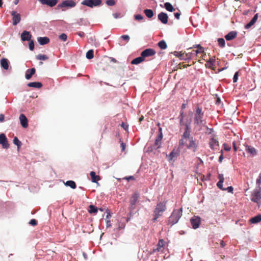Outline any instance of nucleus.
<instances>
[{
  "label": "nucleus",
  "mask_w": 261,
  "mask_h": 261,
  "mask_svg": "<svg viewBox=\"0 0 261 261\" xmlns=\"http://www.w3.org/2000/svg\"><path fill=\"white\" fill-rule=\"evenodd\" d=\"M191 119L187 122L184 126V132L182 135L181 144L189 149L192 150L193 152H195L197 148L198 143L196 139L191 135V128L190 124Z\"/></svg>",
  "instance_id": "1"
},
{
  "label": "nucleus",
  "mask_w": 261,
  "mask_h": 261,
  "mask_svg": "<svg viewBox=\"0 0 261 261\" xmlns=\"http://www.w3.org/2000/svg\"><path fill=\"white\" fill-rule=\"evenodd\" d=\"M197 48V49H192V55L193 59L195 58V60L198 59V61L200 62V59H203L204 56H206V54L204 51V48L202 47L200 44L193 45L192 47H189L187 48V50H190L192 48Z\"/></svg>",
  "instance_id": "2"
},
{
  "label": "nucleus",
  "mask_w": 261,
  "mask_h": 261,
  "mask_svg": "<svg viewBox=\"0 0 261 261\" xmlns=\"http://www.w3.org/2000/svg\"><path fill=\"white\" fill-rule=\"evenodd\" d=\"M192 59H193V57L191 51H190V50L188 51L187 50V51H185L184 52H183V51H180V60H187L188 63V64H186L184 62L182 63H180V69L182 68H186L187 66L193 65L195 61H191L190 60Z\"/></svg>",
  "instance_id": "3"
},
{
  "label": "nucleus",
  "mask_w": 261,
  "mask_h": 261,
  "mask_svg": "<svg viewBox=\"0 0 261 261\" xmlns=\"http://www.w3.org/2000/svg\"><path fill=\"white\" fill-rule=\"evenodd\" d=\"M166 202L165 201L159 202L157 203L156 207L153 211V218L154 221H156V219L162 215L163 212L166 209Z\"/></svg>",
  "instance_id": "4"
},
{
  "label": "nucleus",
  "mask_w": 261,
  "mask_h": 261,
  "mask_svg": "<svg viewBox=\"0 0 261 261\" xmlns=\"http://www.w3.org/2000/svg\"><path fill=\"white\" fill-rule=\"evenodd\" d=\"M203 115L201 108L197 107L194 115V123L197 125L201 124L203 122Z\"/></svg>",
  "instance_id": "5"
},
{
  "label": "nucleus",
  "mask_w": 261,
  "mask_h": 261,
  "mask_svg": "<svg viewBox=\"0 0 261 261\" xmlns=\"http://www.w3.org/2000/svg\"><path fill=\"white\" fill-rule=\"evenodd\" d=\"M139 194L136 192L130 197L129 199V210L132 212L136 208V204L139 201Z\"/></svg>",
  "instance_id": "6"
},
{
  "label": "nucleus",
  "mask_w": 261,
  "mask_h": 261,
  "mask_svg": "<svg viewBox=\"0 0 261 261\" xmlns=\"http://www.w3.org/2000/svg\"><path fill=\"white\" fill-rule=\"evenodd\" d=\"M179 220V212L178 210L174 211L169 218V223L173 225L178 222Z\"/></svg>",
  "instance_id": "7"
},
{
  "label": "nucleus",
  "mask_w": 261,
  "mask_h": 261,
  "mask_svg": "<svg viewBox=\"0 0 261 261\" xmlns=\"http://www.w3.org/2000/svg\"><path fill=\"white\" fill-rule=\"evenodd\" d=\"M251 201L259 203L260 202L261 200V191L259 190H254L253 193L251 194Z\"/></svg>",
  "instance_id": "8"
},
{
  "label": "nucleus",
  "mask_w": 261,
  "mask_h": 261,
  "mask_svg": "<svg viewBox=\"0 0 261 261\" xmlns=\"http://www.w3.org/2000/svg\"><path fill=\"white\" fill-rule=\"evenodd\" d=\"M101 3V0H84L82 4L89 7L92 8L94 6H97Z\"/></svg>",
  "instance_id": "9"
},
{
  "label": "nucleus",
  "mask_w": 261,
  "mask_h": 261,
  "mask_svg": "<svg viewBox=\"0 0 261 261\" xmlns=\"http://www.w3.org/2000/svg\"><path fill=\"white\" fill-rule=\"evenodd\" d=\"M159 133L158 136L156 137L155 142L153 145V147L155 148L158 149L160 147L162 143V140L163 138V134L162 132V128H160L159 129Z\"/></svg>",
  "instance_id": "10"
},
{
  "label": "nucleus",
  "mask_w": 261,
  "mask_h": 261,
  "mask_svg": "<svg viewBox=\"0 0 261 261\" xmlns=\"http://www.w3.org/2000/svg\"><path fill=\"white\" fill-rule=\"evenodd\" d=\"M166 244L163 239H160L156 248L153 249V252H163Z\"/></svg>",
  "instance_id": "11"
},
{
  "label": "nucleus",
  "mask_w": 261,
  "mask_h": 261,
  "mask_svg": "<svg viewBox=\"0 0 261 261\" xmlns=\"http://www.w3.org/2000/svg\"><path fill=\"white\" fill-rule=\"evenodd\" d=\"M0 144L2 145L3 148L7 149L9 147L7 138L4 134H0Z\"/></svg>",
  "instance_id": "12"
},
{
  "label": "nucleus",
  "mask_w": 261,
  "mask_h": 261,
  "mask_svg": "<svg viewBox=\"0 0 261 261\" xmlns=\"http://www.w3.org/2000/svg\"><path fill=\"white\" fill-rule=\"evenodd\" d=\"M11 14L12 16L13 24L16 25L19 23L21 20L20 15L14 11H12Z\"/></svg>",
  "instance_id": "13"
},
{
  "label": "nucleus",
  "mask_w": 261,
  "mask_h": 261,
  "mask_svg": "<svg viewBox=\"0 0 261 261\" xmlns=\"http://www.w3.org/2000/svg\"><path fill=\"white\" fill-rule=\"evenodd\" d=\"M155 54V51L152 48H147L143 50L141 55L143 57L144 59L145 58L153 56Z\"/></svg>",
  "instance_id": "14"
},
{
  "label": "nucleus",
  "mask_w": 261,
  "mask_h": 261,
  "mask_svg": "<svg viewBox=\"0 0 261 261\" xmlns=\"http://www.w3.org/2000/svg\"><path fill=\"white\" fill-rule=\"evenodd\" d=\"M191 225L194 229L199 227L200 223V218L198 216H194L190 220Z\"/></svg>",
  "instance_id": "15"
},
{
  "label": "nucleus",
  "mask_w": 261,
  "mask_h": 261,
  "mask_svg": "<svg viewBox=\"0 0 261 261\" xmlns=\"http://www.w3.org/2000/svg\"><path fill=\"white\" fill-rule=\"evenodd\" d=\"M75 6V3L72 0H66L62 3V4L59 5V7H73Z\"/></svg>",
  "instance_id": "16"
},
{
  "label": "nucleus",
  "mask_w": 261,
  "mask_h": 261,
  "mask_svg": "<svg viewBox=\"0 0 261 261\" xmlns=\"http://www.w3.org/2000/svg\"><path fill=\"white\" fill-rule=\"evenodd\" d=\"M20 124L23 128L28 127V120L26 116L23 114H21L19 117Z\"/></svg>",
  "instance_id": "17"
},
{
  "label": "nucleus",
  "mask_w": 261,
  "mask_h": 261,
  "mask_svg": "<svg viewBox=\"0 0 261 261\" xmlns=\"http://www.w3.org/2000/svg\"><path fill=\"white\" fill-rule=\"evenodd\" d=\"M245 150L252 156H255L257 153V151L254 147L248 145H245Z\"/></svg>",
  "instance_id": "18"
},
{
  "label": "nucleus",
  "mask_w": 261,
  "mask_h": 261,
  "mask_svg": "<svg viewBox=\"0 0 261 261\" xmlns=\"http://www.w3.org/2000/svg\"><path fill=\"white\" fill-rule=\"evenodd\" d=\"M42 5H46L53 7L56 5L58 0H38Z\"/></svg>",
  "instance_id": "19"
},
{
  "label": "nucleus",
  "mask_w": 261,
  "mask_h": 261,
  "mask_svg": "<svg viewBox=\"0 0 261 261\" xmlns=\"http://www.w3.org/2000/svg\"><path fill=\"white\" fill-rule=\"evenodd\" d=\"M158 19L164 24L168 22V16L167 14L164 12H161L158 14Z\"/></svg>",
  "instance_id": "20"
},
{
  "label": "nucleus",
  "mask_w": 261,
  "mask_h": 261,
  "mask_svg": "<svg viewBox=\"0 0 261 261\" xmlns=\"http://www.w3.org/2000/svg\"><path fill=\"white\" fill-rule=\"evenodd\" d=\"M32 35L27 31H24L21 35V39L22 41L31 40Z\"/></svg>",
  "instance_id": "21"
},
{
  "label": "nucleus",
  "mask_w": 261,
  "mask_h": 261,
  "mask_svg": "<svg viewBox=\"0 0 261 261\" xmlns=\"http://www.w3.org/2000/svg\"><path fill=\"white\" fill-rule=\"evenodd\" d=\"M210 146L212 149H217L219 146V142L217 139L212 138L210 141Z\"/></svg>",
  "instance_id": "22"
},
{
  "label": "nucleus",
  "mask_w": 261,
  "mask_h": 261,
  "mask_svg": "<svg viewBox=\"0 0 261 261\" xmlns=\"http://www.w3.org/2000/svg\"><path fill=\"white\" fill-rule=\"evenodd\" d=\"M36 72V69L35 68H32L31 69H29L26 71L25 77L26 79L30 80L33 75H34Z\"/></svg>",
  "instance_id": "23"
},
{
  "label": "nucleus",
  "mask_w": 261,
  "mask_h": 261,
  "mask_svg": "<svg viewBox=\"0 0 261 261\" xmlns=\"http://www.w3.org/2000/svg\"><path fill=\"white\" fill-rule=\"evenodd\" d=\"M258 18V14H256L250 21L245 25V29H248L251 28L257 21Z\"/></svg>",
  "instance_id": "24"
},
{
  "label": "nucleus",
  "mask_w": 261,
  "mask_h": 261,
  "mask_svg": "<svg viewBox=\"0 0 261 261\" xmlns=\"http://www.w3.org/2000/svg\"><path fill=\"white\" fill-rule=\"evenodd\" d=\"M218 179H219V181L217 184V187L222 190H224L223 187V182H224V178L223 174H218Z\"/></svg>",
  "instance_id": "25"
},
{
  "label": "nucleus",
  "mask_w": 261,
  "mask_h": 261,
  "mask_svg": "<svg viewBox=\"0 0 261 261\" xmlns=\"http://www.w3.org/2000/svg\"><path fill=\"white\" fill-rule=\"evenodd\" d=\"M237 32L236 31H231L225 36L226 40L230 41L237 37Z\"/></svg>",
  "instance_id": "26"
},
{
  "label": "nucleus",
  "mask_w": 261,
  "mask_h": 261,
  "mask_svg": "<svg viewBox=\"0 0 261 261\" xmlns=\"http://www.w3.org/2000/svg\"><path fill=\"white\" fill-rule=\"evenodd\" d=\"M37 41L41 45H45L49 42V39L47 37H39L37 38Z\"/></svg>",
  "instance_id": "27"
},
{
  "label": "nucleus",
  "mask_w": 261,
  "mask_h": 261,
  "mask_svg": "<svg viewBox=\"0 0 261 261\" xmlns=\"http://www.w3.org/2000/svg\"><path fill=\"white\" fill-rule=\"evenodd\" d=\"M215 63V59H210L208 61H206V63L205 64V66L206 68L214 69L216 67Z\"/></svg>",
  "instance_id": "28"
},
{
  "label": "nucleus",
  "mask_w": 261,
  "mask_h": 261,
  "mask_svg": "<svg viewBox=\"0 0 261 261\" xmlns=\"http://www.w3.org/2000/svg\"><path fill=\"white\" fill-rule=\"evenodd\" d=\"M9 61L8 59L6 58H3L1 60V66L5 70H8L9 68Z\"/></svg>",
  "instance_id": "29"
},
{
  "label": "nucleus",
  "mask_w": 261,
  "mask_h": 261,
  "mask_svg": "<svg viewBox=\"0 0 261 261\" xmlns=\"http://www.w3.org/2000/svg\"><path fill=\"white\" fill-rule=\"evenodd\" d=\"M178 153L177 150L175 151V149L173 150L169 154L168 156V160L169 161L174 160L177 158Z\"/></svg>",
  "instance_id": "30"
},
{
  "label": "nucleus",
  "mask_w": 261,
  "mask_h": 261,
  "mask_svg": "<svg viewBox=\"0 0 261 261\" xmlns=\"http://www.w3.org/2000/svg\"><path fill=\"white\" fill-rule=\"evenodd\" d=\"M261 221V215L259 214L249 220V222L252 224L257 223Z\"/></svg>",
  "instance_id": "31"
},
{
  "label": "nucleus",
  "mask_w": 261,
  "mask_h": 261,
  "mask_svg": "<svg viewBox=\"0 0 261 261\" xmlns=\"http://www.w3.org/2000/svg\"><path fill=\"white\" fill-rule=\"evenodd\" d=\"M90 175L91 177V180L93 182H97L100 179L99 176L96 175L95 172L94 171H91L90 173Z\"/></svg>",
  "instance_id": "32"
},
{
  "label": "nucleus",
  "mask_w": 261,
  "mask_h": 261,
  "mask_svg": "<svg viewBox=\"0 0 261 261\" xmlns=\"http://www.w3.org/2000/svg\"><path fill=\"white\" fill-rule=\"evenodd\" d=\"M28 86L29 87L40 88L42 87V84L40 82H31L28 84Z\"/></svg>",
  "instance_id": "33"
},
{
  "label": "nucleus",
  "mask_w": 261,
  "mask_h": 261,
  "mask_svg": "<svg viewBox=\"0 0 261 261\" xmlns=\"http://www.w3.org/2000/svg\"><path fill=\"white\" fill-rule=\"evenodd\" d=\"M145 59L143 58V57L141 55L140 57H137L134 60H133L131 62L132 64H138L144 61Z\"/></svg>",
  "instance_id": "34"
},
{
  "label": "nucleus",
  "mask_w": 261,
  "mask_h": 261,
  "mask_svg": "<svg viewBox=\"0 0 261 261\" xmlns=\"http://www.w3.org/2000/svg\"><path fill=\"white\" fill-rule=\"evenodd\" d=\"M164 7L165 9L169 11V12H173L175 10L172 5L168 2H166L164 4Z\"/></svg>",
  "instance_id": "35"
},
{
  "label": "nucleus",
  "mask_w": 261,
  "mask_h": 261,
  "mask_svg": "<svg viewBox=\"0 0 261 261\" xmlns=\"http://www.w3.org/2000/svg\"><path fill=\"white\" fill-rule=\"evenodd\" d=\"M144 13L146 15V16L149 18H150L153 16V12L151 9H145L144 11Z\"/></svg>",
  "instance_id": "36"
},
{
  "label": "nucleus",
  "mask_w": 261,
  "mask_h": 261,
  "mask_svg": "<svg viewBox=\"0 0 261 261\" xmlns=\"http://www.w3.org/2000/svg\"><path fill=\"white\" fill-rule=\"evenodd\" d=\"M65 185L71 187L72 189H75L76 187L75 182L73 180L67 181L65 183Z\"/></svg>",
  "instance_id": "37"
},
{
  "label": "nucleus",
  "mask_w": 261,
  "mask_h": 261,
  "mask_svg": "<svg viewBox=\"0 0 261 261\" xmlns=\"http://www.w3.org/2000/svg\"><path fill=\"white\" fill-rule=\"evenodd\" d=\"M158 46L162 49H165L167 48V45L166 42L164 40L160 41L158 43Z\"/></svg>",
  "instance_id": "38"
},
{
  "label": "nucleus",
  "mask_w": 261,
  "mask_h": 261,
  "mask_svg": "<svg viewBox=\"0 0 261 261\" xmlns=\"http://www.w3.org/2000/svg\"><path fill=\"white\" fill-rule=\"evenodd\" d=\"M88 212L90 214L96 213L97 212V208L93 205H90L89 206Z\"/></svg>",
  "instance_id": "39"
},
{
  "label": "nucleus",
  "mask_w": 261,
  "mask_h": 261,
  "mask_svg": "<svg viewBox=\"0 0 261 261\" xmlns=\"http://www.w3.org/2000/svg\"><path fill=\"white\" fill-rule=\"evenodd\" d=\"M86 57L88 59H91L93 58V50L92 49L89 50L87 53Z\"/></svg>",
  "instance_id": "40"
},
{
  "label": "nucleus",
  "mask_w": 261,
  "mask_h": 261,
  "mask_svg": "<svg viewBox=\"0 0 261 261\" xmlns=\"http://www.w3.org/2000/svg\"><path fill=\"white\" fill-rule=\"evenodd\" d=\"M36 59L39 60H46L48 59V57L45 55L39 54L36 56Z\"/></svg>",
  "instance_id": "41"
},
{
  "label": "nucleus",
  "mask_w": 261,
  "mask_h": 261,
  "mask_svg": "<svg viewBox=\"0 0 261 261\" xmlns=\"http://www.w3.org/2000/svg\"><path fill=\"white\" fill-rule=\"evenodd\" d=\"M219 46L222 48L225 46V41L223 38H219L218 39Z\"/></svg>",
  "instance_id": "42"
},
{
  "label": "nucleus",
  "mask_w": 261,
  "mask_h": 261,
  "mask_svg": "<svg viewBox=\"0 0 261 261\" xmlns=\"http://www.w3.org/2000/svg\"><path fill=\"white\" fill-rule=\"evenodd\" d=\"M13 143L16 145L18 148H19L21 145V142L18 140V139L15 137L13 139Z\"/></svg>",
  "instance_id": "43"
},
{
  "label": "nucleus",
  "mask_w": 261,
  "mask_h": 261,
  "mask_svg": "<svg viewBox=\"0 0 261 261\" xmlns=\"http://www.w3.org/2000/svg\"><path fill=\"white\" fill-rule=\"evenodd\" d=\"M59 39L63 41H65L67 40V35L65 33H62L59 36Z\"/></svg>",
  "instance_id": "44"
},
{
  "label": "nucleus",
  "mask_w": 261,
  "mask_h": 261,
  "mask_svg": "<svg viewBox=\"0 0 261 261\" xmlns=\"http://www.w3.org/2000/svg\"><path fill=\"white\" fill-rule=\"evenodd\" d=\"M29 48L31 50H33L34 49V43L33 40L29 41Z\"/></svg>",
  "instance_id": "45"
},
{
  "label": "nucleus",
  "mask_w": 261,
  "mask_h": 261,
  "mask_svg": "<svg viewBox=\"0 0 261 261\" xmlns=\"http://www.w3.org/2000/svg\"><path fill=\"white\" fill-rule=\"evenodd\" d=\"M106 4L108 6H112L115 5V2L114 0H107Z\"/></svg>",
  "instance_id": "46"
},
{
  "label": "nucleus",
  "mask_w": 261,
  "mask_h": 261,
  "mask_svg": "<svg viewBox=\"0 0 261 261\" xmlns=\"http://www.w3.org/2000/svg\"><path fill=\"white\" fill-rule=\"evenodd\" d=\"M223 189H224L223 191H227L229 193H233V188L232 186L228 187L227 188H223Z\"/></svg>",
  "instance_id": "47"
},
{
  "label": "nucleus",
  "mask_w": 261,
  "mask_h": 261,
  "mask_svg": "<svg viewBox=\"0 0 261 261\" xmlns=\"http://www.w3.org/2000/svg\"><path fill=\"white\" fill-rule=\"evenodd\" d=\"M29 224L32 226H36L37 225V221L34 219H31L29 222Z\"/></svg>",
  "instance_id": "48"
},
{
  "label": "nucleus",
  "mask_w": 261,
  "mask_h": 261,
  "mask_svg": "<svg viewBox=\"0 0 261 261\" xmlns=\"http://www.w3.org/2000/svg\"><path fill=\"white\" fill-rule=\"evenodd\" d=\"M238 76H239V72L237 71L235 73L233 77V83H236L237 82L238 79Z\"/></svg>",
  "instance_id": "49"
},
{
  "label": "nucleus",
  "mask_w": 261,
  "mask_h": 261,
  "mask_svg": "<svg viewBox=\"0 0 261 261\" xmlns=\"http://www.w3.org/2000/svg\"><path fill=\"white\" fill-rule=\"evenodd\" d=\"M121 38L122 39H123V40H126L127 42H128L129 40V39H130L129 36L128 35H122L121 36Z\"/></svg>",
  "instance_id": "50"
},
{
  "label": "nucleus",
  "mask_w": 261,
  "mask_h": 261,
  "mask_svg": "<svg viewBox=\"0 0 261 261\" xmlns=\"http://www.w3.org/2000/svg\"><path fill=\"white\" fill-rule=\"evenodd\" d=\"M135 18V19L137 20H140L143 19V17L140 14L136 15Z\"/></svg>",
  "instance_id": "51"
},
{
  "label": "nucleus",
  "mask_w": 261,
  "mask_h": 261,
  "mask_svg": "<svg viewBox=\"0 0 261 261\" xmlns=\"http://www.w3.org/2000/svg\"><path fill=\"white\" fill-rule=\"evenodd\" d=\"M256 184L258 185L261 184V173L259 174V175L256 180Z\"/></svg>",
  "instance_id": "52"
},
{
  "label": "nucleus",
  "mask_w": 261,
  "mask_h": 261,
  "mask_svg": "<svg viewBox=\"0 0 261 261\" xmlns=\"http://www.w3.org/2000/svg\"><path fill=\"white\" fill-rule=\"evenodd\" d=\"M121 147L122 148V151H123L125 150V144L123 143L122 142H121Z\"/></svg>",
  "instance_id": "53"
},
{
  "label": "nucleus",
  "mask_w": 261,
  "mask_h": 261,
  "mask_svg": "<svg viewBox=\"0 0 261 261\" xmlns=\"http://www.w3.org/2000/svg\"><path fill=\"white\" fill-rule=\"evenodd\" d=\"M120 13H113V16H114V17L115 18H118L120 17Z\"/></svg>",
  "instance_id": "54"
},
{
  "label": "nucleus",
  "mask_w": 261,
  "mask_h": 261,
  "mask_svg": "<svg viewBox=\"0 0 261 261\" xmlns=\"http://www.w3.org/2000/svg\"><path fill=\"white\" fill-rule=\"evenodd\" d=\"M5 116L3 114H0V122H2L4 121Z\"/></svg>",
  "instance_id": "55"
},
{
  "label": "nucleus",
  "mask_w": 261,
  "mask_h": 261,
  "mask_svg": "<svg viewBox=\"0 0 261 261\" xmlns=\"http://www.w3.org/2000/svg\"><path fill=\"white\" fill-rule=\"evenodd\" d=\"M123 179H126L127 180H134L135 178H134V176H130L128 177H126L124 178Z\"/></svg>",
  "instance_id": "56"
},
{
  "label": "nucleus",
  "mask_w": 261,
  "mask_h": 261,
  "mask_svg": "<svg viewBox=\"0 0 261 261\" xmlns=\"http://www.w3.org/2000/svg\"><path fill=\"white\" fill-rule=\"evenodd\" d=\"M232 145H233V149H234V151H237V146H236V142H233L232 143Z\"/></svg>",
  "instance_id": "57"
},
{
  "label": "nucleus",
  "mask_w": 261,
  "mask_h": 261,
  "mask_svg": "<svg viewBox=\"0 0 261 261\" xmlns=\"http://www.w3.org/2000/svg\"><path fill=\"white\" fill-rule=\"evenodd\" d=\"M186 101H187V102H188V100L187 99H186ZM187 105V103H182V106H181L182 109H185L186 108Z\"/></svg>",
  "instance_id": "58"
},
{
  "label": "nucleus",
  "mask_w": 261,
  "mask_h": 261,
  "mask_svg": "<svg viewBox=\"0 0 261 261\" xmlns=\"http://www.w3.org/2000/svg\"><path fill=\"white\" fill-rule=\"evenodd\" d=\"M174 16L175 17V18H176L177 19H179V13H176L174 14Z\"/></svg>",
  "instance_id": "59"
},
{
  "label": "nucleus",
  "mask_w": 261,
  "mask_h": 261,
  "mask_svg": "<svg viewBox=\"0 0 261 261\" xmlns=\"http://www.w3.org/2000/svg\"><path fill=\"white\" fill-rule=\"evenodd\" d=\"M223 159V155H222V154H221V155L219 156V162H220V163H221V162H222V161Z\"/></svg>",
  "instance_id": "60"
},
{
  "label": "nucleus",
  "mask_w": 261,
  "mask_h": 261,
  "mask_svg": "<svg viewBox=\"0 0 261 261\" xmlns=\"http://www.w3.org/2000/svg\"><path fill=\"white\" fill-rule=\"evenodd\" d=\"M220 101H221L220 98L217 97V100H216V104L219 103L220 102Z\"/></svg>",
  "instance_id": "61"
},
{
  "label": "nucleus",
  "mask_w": 261,
  "mask_h": 261,
  "mask_svg": "<svg viewBox=\"0 0 261 261\" xmlns=\"http://www.w3.org/2000/svg\"><path fill=\"white\" fill-rule=\"evenodd\" d=\"M110 59L114 63H116L117 62V60L115 59H114V58H111Z\"/></svg>",
  "instance_id": "62"
},
{
  "label": "nucleus",
  "mask_w": 261,
  "mask_h": 261,
  "mask_svg": "<svg viewBox=\"0 0 261 261\" xmlns=\"http://www.w3.org/2000/svg\"><path fill=\"white\" fill-rule=\"evenodd\" d=\"M122 127H123L125 129H126V126H125L124 123H122L121 124Z\"/></svg>",
  "instance_id": "63"
},
{
  "label": "nucleus",
  "mask_w": 261,
  "mask_h": 261,
  "mask_svg": "<svg viewBox=\"0 0 261 261\" xmlns=\"http://www.w3.org/2000/svg\"><path fill=\"white\" fill-rule=\"evenodd\" d=\"M78 35L82 37L84 35V33L83 32H80L78 33Z\"/></svg>",
  "instance_id": "64"
}]
</instances>
